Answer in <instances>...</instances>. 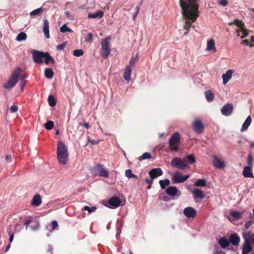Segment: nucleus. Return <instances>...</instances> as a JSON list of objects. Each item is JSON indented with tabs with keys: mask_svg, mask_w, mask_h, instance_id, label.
<instances>
[{
	"mask_svg": "<svg viewBox=\"0 0 254 254\" xmlns=\"http://www.w3.org/2000/svg\"><path fill=\"white\" fill-rule=\"evenodd\" d=\"M199 0H180V5L185 21L184 28L187 30L184 35H187L191 23L195 22L199 16Z\"/></svg>",
	"mask_w": 254,
	"mask_h": 254,
	"instance_id": "nucleus-1",
	"label": "nucleus"
},
{
	"mask_svg": "<svg viewBox=\"0 0 254 254\" xmlns=\"http://www.w3.org/2000/svg\"><path fill=\"white\" fill-rule=\"evenodd\" d=\"M34 62L36 64H43V58L45 59V63L48 64L50 62L54 63V59L48 52H43L33 50L31 51Z\"/></svg>",
	"mask_w": 254,
	"mask_h": 254,
	"instance_id": "nucleus-2",
	"label": "nucleus"
},
{
	"mask_svg": "<svg viewBox=\"0 0 254 254\" xmlns=\"http://www.w3.org/2000/svg\"><path fill=\"white\" fill-rule=\"evenodd\" d=\"M57 153L59 163L65 165L68 160V153L66 146L62 141H59L58 143Z\"/></svg>",
	"mask_w": 254,
	"mask_h": 254,
	"instance_id": "nucleus-3",
	"label": "nucleus"
},
{
	"mask_svg": "<svg viewBox=\"0 0 254 254\" xmlns=\"http://www.w3.org/2000/svg\"><path fill=\"white\" fill-rule=\"evenodd\" d=\"M235 24L238 27L236 30V33L238 37L244 39L248 35V30L245 28L244 23L239 20H235L233 22L229 23V25Z\"/></svg>",
	"mask_w": 254,
	"mask_h": 254,
	"instance_id": "nucleus-4",
	"label": "nucleus"
},
{
	"mask_svg": "<svg viewBox=\"0 0 254 254\" xmlns=\"http://www.w3.org/2000/svg\"><path fill=\"white\" fill-rule=\"evenodd\" d=\"M21 71V70L20 67L16 68L12 73L7 82L3 84V87L5 89H9L13 87L18 82Z\"/></svg>",
	"mask_w": 254,
	"mask_h": 254,
	"instance_id": "nucleus-5",
	"label": "nucleus"
},
{
	"mask_svg": "<svg viewBox=\"0 0 254 254\" xmlns=\"http://www.w3.org/2000/svg\"><path fill=\"white\" fill-rule=\"evenodd\" d=\"M110 37L107 36L101 42L102 56L104 59H107L111 53V49L110 48Z\"/></svg>",
	"mask_w": 254,
	"mask_h": 254,
	"instance_id": "nucleus-6",
	"label": "nucleus"
},
{
	"mask_svg": "<svg viewBox=\"0 0 254 254\" xmlns=\"http://www.w3.org/2000/svg\"><path fill=\"white\" fill-rule=\"evenodd\" d=\"M180 140V136L178 132H175L172 134L169 140V145L171 151H178Z\"/></svg>",
	"mask_w": 254,
	"mask_h": 254,
	"instance_id": "nucleus-7",
	"label": "nucleus"
},
{
	"mask_svg": "<svg viewBox=\"0 0 254 254\" xmlns=\"http://www.w3.org/2000/svg\"><path fill=\"white\" fill-rule=\"evenodd\" d=\"M171 165L177 169L185 170L188 168L185 159L179 157L173 158L171 160Z\"/></svg>",
	"mask_w": 254,
	"mask_h": 254,
	"instance_id": "nucleus-8",
	"label": "nucleus"
},
{
	"mask_svg": "<svg viewBox=\"0 0 254 254\" xmlns=\"http://www.w3.org/2000/svg\"><path fill=\"white\" fill-rule=\"evenodd\" d=\"M92 172L96 175L107 178L109 176L108 171L101 164H97L92 169Z\"/></svg>",
	"mask_w": 254,
	"mask_h": 254,
	"instance_id": "nucleus-9",
	"label": "nucleus"
},
{
	"mask_svg": "<svg viewBox=\"0 0 254 254\" xmlns=\"http://www.w3.org/2000/svg\"><path fill=\"white\" fill-rule=\"evenodd\" d=\"M190 176L189 175L183 176L179 172H177L172 175L171 179L174 184L181 183L185 182Z\"/></svg>",
	"mask_w": 254,
	"mask_h": 254,
	"instance_id": "nucleus-10",
	"label": "nucleus"
},
{
	"mask_svg": "<svg viewBox=\"0 0 254 254\" xmlns=\"http://www.w3.org/2000/svg\"><path fill=\"white\" fill-rule=\"evenodd\" d=\"M121 200L118 196H113L110 198L106 206L111 209H115L121 205Z\"/></svg>",
	"mask_w": 254,
	"mask_h": 254,
	"instance_id": "nucleus-11",
	"label": "nucleus"
},
{
	"mask_svg": "<svg viewBox=\"0 0 254 254\" xmlns=\"http://www.w3.org/2000/svg\"><path fill=\"white\" fill-rule=\"evenodd\" d=\"M244 238L245 239V242L243 245L242 254H248L251 252L253 250V248L251 245V241L249 239V235L247 234L244 235Z\"/></svg>",
	"mask_w": 254,
	"mask_h": 254,
	"instance_id": "nucleus-12",
	"label": "nucleus"
},
{
	"mask_svg": "<svg viewBox=\"0 0 254 254\" xmlns=\"http://www.w3.org/2000/svg\"><path fill=\"white\" fill-rule=\"evenodd\" d=\"M192 127L194 131L198 134L201 133L204 128L203 125L199 119L194 120L192 124Z\"/></svg>",
	"mask_w": 254,
	"mask_h": 254,
	"instance_id": "nucleus-13",
	"label": "nucleus"
},
{
	"mask_svg": "<svg viewBox=\"0 0 254 254\" xmlns=\"http://www.w3.org/2000/svg\"><path fill=\"white\" fill-rule=\"evenodd\" d=\"M165 191L168 195L172 197L179 196L181 194V191L175 186L169 187Z\"/></svg>",
	"mask_w": 254,
	"mask_h": 254,
	"instance_id": "nucleus-14",
	"label": "nucleus"
},
{
	"mask_svg": "<svg viewBox=\"0 0 254 254\" xmlns=\"http://www.w3.org/2000/svg\"><path fill=\"white\" fill-rule=\"evenodd\" d=\"M233 110V106L232 104L227 103L223 106L221 110V114L225 116H229Z\"/></svg>",
	"mask_w": 254,
	"mask_h": 254,
	"instance_id": "nucleus-15",
	"label": "nucleus"
},
{
	"mask_svg": "<svg viewBox=\"0 0 254 254\" xmlns=\"http://www.w3.org/2000/svg\"><path fill=\"white\" fill-rule=\"evenodd\" d=\"M205 50L212 53H215L216 49L215 45V41L212 38L208 39L207 40L206 48Z\"/></svg>",
	"mask_w": 254,
	"mask_h": 254,
	"instance_id": "nucleus-16",
	"label": "nucleus"
},
{
	"mask_svg": "<svg viewBox=\"0 0 254 254\" xmlns=\"http://www.w3.org/2000/svg\"><path fill=\"white\" fill-rule=\"evenodd\" d=\"M184 215L188 218H194L196 214V210L191 207H187L183 210Z\"/></svg>",
	"mask_w": 254,
	"mask_h": 254,
	"instance_id": "nucleus-17",
	"label": "nucleus"
},
{
	"mask_svg": "<svg viewBox=\"0 0 254 254\" xmlns=\"http://www.w3.org/2000/svg\"><path fill=\"white\" fill-rule=\"evenodd\" d=\"M212 163L216 168L218 169H223L225 166L224 161L218 159L216 156L213 157Z\"/></svg>",
	"mask_w": 254,
	"mask_h": 254,
	"instance_id": "nucleus-18",
	"label": "nucleus"
},
{
	"mask_svg": "<svg viewBox=\"0 0 254 254\" xmlns=\"http://www.w3.org/2000/svg\"><path fill=\"white\" fill-rule=\"evenodd\" d=\"M234 70L233 69H229L225 73L222 74V78L224 85H226L231 79Z\"/></svg>",
	"mask_w": 254,
	"mask_h": 254,
	"instance_id": "nucleus-19",
	"label": "nucleus"
},
{
	"mask_svg": "<svg viewBox=\"0 0 254 254\" xmlns=\"http://www.w3.org/2000/svg\"><path fill=\"white\" fill-rule=\"evenodd\" d=\"M149 174L150 177L152 179H154L158 176H161L163 174V172L160 168H154L149 171Z\"/></svg>",
	"mask_w": 254,
	"mask_h": 254,
	"instance_id": "nucleus-20",
	"label": "nucleus"
},
{
	"mask_svg": "<svg viewBox=\"0 0 254 254\" xmlns=\"http://www.w3.org/2000/svg\"><path fill=\"white\" fill-rule=\"evenodd\" d=\"M43 31L47 39L50 38L49 33V23L47 19H44L43 21Z\"/></svg>",
	"mask_w": 254,
	"mask_h": 254,
	"instance_id": "nucleus-21",
	"label": "nucleus"
},
{
	"mask_svg": "<svg viewBox=\"0 0 254 254\" xmlns=\"http://www.w3.org/2000/svg\"><path fill=\"white\" fill-rule=\"evenodd\" d=\"M103 15H104V12L101 10H99L95 13H88L87 17L89 18H93V19L99 18V19H100L103 17Z\"/></svg>",
	"mask_w": 254,
	"mask_h": 254,
	"instance_id": "nucleus-22",
	"label": "nucleus"
},
{
	"mask_svg": "<svg viewBox=\"0 0 254 254\" xmlns=\"http://www.w3.org/2000/svg\"><path fill=\"white\" fill-rule=\"evenodd\" d=\"M42 202L41 197L39 194L35 195L32 198L31 203L32 206H39Z\"/></svg>",
	"mask_w": 254,
	"mask_h": 254,
	"instance_id": "nucleus-23",
	"label": "nucleus"
},
{
	"mask_svg": "<svg viewBox=\"0 0 254 254\" xmlns=\"http://www.w3.org/2000/svg\"><path fill=\"white\" fill-rule=\"evenodd\" d=\"M229 239V242L234 246H237L240 242V238L236 234L231 235Z\"/></svg>",
	"mask_w": 254,
	"mask_h": 254,
	"instance_id": "nucleus-24",
	"label": "nucleus"
},
{
	"mask_svg": "<svg viewBox=\"0 0 254 254\" xmlns=\"http://www.w3.org/2000/svg\"><path fill=\"white\" fill-rule=\"evenodd\" d=\"M251 123L252 118L250 116H249L245 121L244 123H243L241 129V131L242 132H243L247 130L248 127L251 125Z\"/></svg>",
	"mask_w": 254,
	"mask_h": 254,
	"instance_id": "nucleus-25",
	"label": "nucleus"
},
{
	"mask_svg": "<svg viewBox=\"0 0 254 254\" xmlns=\"http://www.w3.org/2000/svg\"><path fill=\"white\" fill-rule=\"evenodd\" d=\"M131 72V67H129V66H127L124 72V78L125 80L127 81L130 80Z\"/></svg>",
	"mask_w": 254,
	"mask_h": 254,
	"instance_id": "nucleus-26",
	"label": "nucleus"
},
{
	"mask_svg": "<svg viewBox=\"0 0 254 254\" xmlns=\"http://www.w3.org/2000/svg\"><path fill=\"white\" fill-rule=\"evenodd\" d=\"M243 175L247 178L253 177V174L252 170V167L245 166L243 171Z\"/></svg>",
	"mask_w": 254,
	"mask_h": 254,
	"instance_id": "nucleus-27",
	"label": "nucleus"
},
{
	"mask_svg": "<svg viewBox=\"0 0 254 254\" xmlns=\"http://www.w3.org/2000/svg\"><path fill=\"white\" fill-rule=\"evenodd\" d=\"M218 243L220 245L221 247L223 249H225L229 245L230 242L225 237H222L219 240Z\"/></svg>",
	"mask_w": 254,
	"mask_h": 254,
	"instance_id": "nucleus-28",
	"label": "nucleus"
},
{
	"mask_svg": "<svg viewBox=\"0 0 254 254\" xmlns=\"http://www.w3.org/2000/svg\"><path fill=\"white\" fill-rule=\"evenodd\" d=\"M243 212L239 211H233L230 213V216L233 218V219L231 217H229V220H238L241 218Z\"/></svg>",
	"mask_w": 254,
	"mask_h": 254,
	"instance_id": "nucleus-29",
	"label": "nucleus"
},
{
	"mask_svg": "<svg viewBox=\"0 0 254 254\" xmlns=\"http://www.w3.org/2000/svg\"><path fill=\"white\" fill-rule=\"evenodd\" d=\"M192 194L195 198L202 199L204 197L202 191L199 189H194L192 191Z\"/></svg>",
	"mask_w": 254,
	"mask_h": 254,
	"instance_id": "nucleus-30",
	"label": "nucleus"
},
{
	"mask_svg": "<svg viewBox=\"0 0 254 254\" xmlns=\"http://www.w3.org/2000/svg\"><path fill=\"white\" fill-rule=\"evenodd\" d=\"M44 9L41 7L32 11L31 12H30L29 15H30V16L39 15L43 12H44Z\"/></svg>",
	"mask_w": 254,
	"mask_h": 254,
	"instance_id": "nucleus-31",
	"label": "nucleus"
},
{
	"mask_svg": "<svg viewBox=\"0 0 254 254\" xmlns=\"http://www.w3.org/2000/svg\"><path fill=\"white\" fill-rule=\"evenodd\" d=\"M204 94L207 101L211 102L213 100L214 96L211 91L208 90L205 92Z\"/></svg>",
	"mask_w": 254,
	"mask_h": 254,
	"instance_id": "nucleus-32",
	"label": "nucleus"
},
{
	"mask_svg": "<svg viewBox=\"0 0 254 254\" xmlns=\"http://www.w3.org/2000/svg\"><path fill=\"white\" fill-rule=\"evenodd\" d=\"M45 76L48 79H51L54 76V72L51 68H46L45 70Z\"/></svg>",
	"mask_w": 254,
	"mask_h": 254,
	"instance_id": "nucleus-33",
	"label": "nucleus"
},
{
	"mask_svg": "<svg viewBox=\"0 0 254 254\" xmlns=\"http://www.w3.org/2000/svg\"><path fill=\"white\" fill-rule=\"evenodd\" d=\"M206 185V182L205 179H198L194 184V186L196 187H205Z\"/></svg>",
	"mask_w": 254,
	"mask_h": 254,
	"instance_id": "nucleus-34",
	"label": "nucleus"
},
{
	"mask_svg": "<svg viewBox=\"0 0 254 254\" xmlns=\"http://www.w3.org/2000/svg\"><path fill=\"white\" fill-rule=\"evenodd\" d=\"M170 184V182L168 179H165L164 180H160L159 185L161 189H165L167 186H168Z\"/></svg>",
	"mask_w": 254,
	"mask_h": 254,
	"instance_id": "nucleus-35",
	"label": "nucleus"
},
{
	"mask_svg": "<svg viewBox=\"0 0 254 254\" xmlns=\"http://www.w3.org/2000/svg\"><path fill=\"white\" fill-rule=\"evenodd\" d=\"M27 38V35L24 32H20V33H19L17 37H16V40L17 41H24Z\"/></svg>",
	"mask_w": 254,
	"mask_h": 254,
	"instance_id": "nucleus-36",
	"label": "nucleus"
},
{
	"mask_svg": "<svg viewBox=\"0 0 254 254\" xmlns=\"http://www.w3.org/2000/svg\"><path fill=\"white\" fill-rule=\"evenodd\" d=\"M96 207L95 206L89 207L88 206H85L82 208L83 211H87L89 213L94 212L96 210Z\"/></svg>",
	"mask_w": 254,
	"mask_h": 254,
	"instance_id": "nucleus-37",
	"label": "nucleus"
},
{
	"mask_svg": "<svg viewBox=\"0 0 254 254\" xmlns=\"http://www.w3.org/2000/svg\"><path fill=\"white\" fill-rule=\"evenodd\" d=\"M48 102L50 106L53 107L56 104V101L53 95H51L48 97Z\"/></svg>",
	"mask_w": 254,
	"mask_h": 254,
	"instance_id": "nucleus-38",
	"label": "nucleus"
},
{
	"mask_svg": "<svg viewBox=\"0 0 254 254\" xmlns=\"http://www.w3.org/2000/svg\"><path fill=\"white\" fill-rule=\"evenodd\" d=\"M185 159V160H186L187 162L190 163H194L195 162L194 156L192 154L187 155Z\"/></svg>",
	"mask_w": 254,
	"mask_h": 254,
	"instance_id": "nucleus-39",
	"label": "nucleus"
},
{
	"mask_svg": "<svg viewBox=\"0 0 254 254\" xmlns=\"http://www.w3.org/2000/svg\"><path fill=\"white\" fill-rule=\"evenodd\" d=\"M138 55L137 54L134 57L131 58L130 59L129 64L127 66H129V67L132 66L138 61Z\"/></svg>",
	"mask_w": 254,
	"mask_h": 254,
	"instance_id": "nucleus-40",
	"label": "nucleus"
},
{
	"mask_svg": "<svg viewBox=\"0 0 254 254\" xmlns=\"http://www.w3.org/2000/svg\"><path fill=\"white\" fill-rule=\"evenodd\" d=\"M44 127L47 130H51L53 129L54 126V124L53 121H49L44 125Z\"/></svg>",
	"mask_w": 254,
	"mask_h": 254,
	"instance_id": "nucleus-41",
	"label": "nucleus"
},
{
	"mask_svg": "<svg viewBox=\"0 0 254 254\" xmlns=\"http://www.w3.org/2000/svg\"><path fill=\"white\" fill-rule=\"evenodd\" d=\"M39 227V223L38 221L34 219L32 224H31L30 228L33 230H37Z\"/></svg>",
	"mask_w": 254,
	"mask_h": 254,
	"instance_id": "nucleus-42",
	"label": "nucleus"
},
{
	"mask_svg": "<svg viewBox=\"0 0 254 254\" xmlns=\"http://www.w3.org/2000/svg\"><path fill=\"white\" fill-rule=\"evenodd\" d=\"M60 31L62 33H65L66 32L71 33L73 32L71 29L67 27L66 24H64L60 27Z\"/></svg>",
	"mask_w": 254,
	"mask_h": 254,
	"instance_id": "nucleus-43",
	"label": "nucleus"
},
{
	"mask_svg": "<svg viewBox=\"0 0 254 254\" xmlns=\"http://www.w3.org/2000/svg\"><path fill=\"white\" fill-rule=\"evenodd\" d=\"M83 54V51L81 49L75 50L73 51V55L75 57H80Z\"/></svg>",
	"mask_w": 254,
	"mask_h": 254,
	"instance_id": "nucleus-44",
	"label": "nucleus"
},
{
	"mask_svg": "<svg viewBox=\"0 0 254 254\" xmlns=\"http://www.w3.org/2000/svg\"><path fill=\"white\" fill-rule=\"evenodd\" d=\"M253 157L252 155L250 154H249V155L248 156V160H247V163H248V167H252L253 165Z\"/></svg>",
	"mask_w": 254,
	"mask_h": 254,
	"instance_id": "nucleus-45",
	"label": "nucleus"
},
{
	"mask_svg": "<svg viewBox=\"0 0 254 254\" xmlns=\"http://www.w3.org/2000/svg\"><path fill=\"white\" fill-rule=\"evenodd\" d=\"M151 158V155L150 153H148V152H145L141 155V159H139V160H145V159H150Z\"/></svg>",
	"mask_w": 254,
	"mask_h": 254,
	"instance_id": "nucleus-46",
	"label": "nucleus"
},
{
	"mask_svg": "<svg viewBox=\"0 0 254 254\" xmlns=\"http://www.w3.org/2000/svg\"><path fill=\"white\" fill-rule=\"evenodd\" d=\"M34 219L32 217H29L24 222V224L26 226V229L28 228V226L31 224H32Z\"/></svg>",
	"mask_w": 254,
	"mask_h": 254,
	"instance_id": "nucleus-47",
	"label": "nucleus"
},
{
	"mask_svg": "<svg viewBox=\"0 0 254 254\" xmlns=\"http://www.w3.org/2000/svg\"><path fill=\"white\" fill-rule=\"evenodd\" d=\"M254 224V220L249 219L247 222H246L245 224V227L246 229H248L250 226Z\"/></svg>",
	"mask_w": 254,
	"mask_h": 254,
	"instance_id": "nucleus-48",
	"label": "nucleus"
},
{
	"mask_svg": "<svg viewBox=\"0 0 254 254\" xmlns=\"http://www.w3.org/2000/svg\"><path fill=\"white\" fill-rule=\"evenodd\" d=\"M66 45V42H64V43H62V44L58 45L57 46V49L59 51H62L65 47Z\"/></svg>",
	"mask_w": 254,
	"mask_h": 254,
	"instance_id": "nucleus-49",
	"label": "nucleus"
},
{
	"mask_svg": "<svg viewBox=\"0 0 254 254\" xmlns=\"http://www.w3.org/2000/svg\"><path fill=\"white\" fill-rule=\"evenodd\" d=\"M93 35L91 33H89L87 34L86 37L85 38V40L87 42H91L92 41Z\"/></svg>",
	"mask_w": 254,
	"mask_h": 254,
	"instance_id": "nucleus-50",
	"label": "nucleus"
},
{
	"mask_svg": "<svg viewBox=\"0 0 254 254\" xmlns=\"http://www.w3.org/2000/svg\"><path fill=\"white\" fill-rule=\"evenodd\" d=\"M216 250L213 254H225V253L222 251L218 247L215 246Z\"/></svg>",
	"mask_w": 254,
	"mask_h": 254,
	"instance_id": "nucleus-51",
	"label": "nucleus"
},
{
	"mask_svg": "<svg viewBox=\"0 0 254 254\" xmlns=\"http://www.w3.org/2000/svg\"><path fill=\"white\" fill-rule=\"evenodd\" d=\"M132 173L130 169H127L125 172V175L126 177L128 178H132Z\"/></svg>",
	"mask_w": 254,
	"mask_h": 254,
	"instance_id": "nucleus-52",
	"label": "nucleus"
},
{
	"mask_svg": "<svg viewBox=\"0 0 254 254\" xmlns=\"http://www.w3.org/2000/svg\"><path fill=\"white\" fill-rule=\"evenodd\" d=\"M11 113H15L18 110V107L16 105H12L9 109Z\"/></svg>",
	"mask_w": 254,
	"mask_h": 254,
	"instance_id": "nucleus-53",
	"label": "nucleus"
},
{
	"mask_svg": "<svg viewBox=\"0 0 254 254\" xmlns=\"http://www.w3.org/2000/svg\"><path fill=\"white\" fill-rule=\"evenodd\" d=\"M58 226V222L56 220H54L52 221V229H56Z\"/></svg>",
	"mask_w": 254,
	"mask_h": 254,
	"instance_id": "nucleus-54",
	"label": "nucleus"
},
{
	"mask_svg": "<svg viewBox=\"0 0 254 254\" xmlns=\"http://www.w3.org/2000/svg\"><path fill=\"white\" fill-rule=\"evenodd\" d=\"M249 43H250L249 46L250 47H254V36H251V40H250V42H249Z\"/></svg>",
	"mask_w": 254,
	"mask_h": 254,
	"instance_id": "nucleus-55",
	"label": "nucleus"
},
{
	"mask_svg": "<svg viewBox=\"0 0 254 254\" xmlns=\"http://www.w3.org/2000/svg\"><path fill=\"white\" fill-rule=\"evenodd\" d=\"M219 3L221 5L225 6L228 4V1L227 0H220L219 1Z\"/></svg>",
	"mask_w": 254,
	"mask_h": 254,
	"instance_id": "nucleus-56",
	"label": "nucleus"
},
{
	"mask_svg": "<svg viewBox=\"0 0 254 254\" xmlns=\"http://www.w3.org/2000/svg\"><path fill=\"white\" fill-rule=\"evenodd\" d=\"M248 235H249V239L250 240L251 242H252L254 245V234L248 233Z\"/></svg>",
	"mask_w": 254,
	"mask_h": 254,
	"instance_id": "nucleus-57",
	"label": "nucleus"
},
{
	"mask_svg": "<svg viewBox=\"0 0 254 254\" xmlns=\"http://www.w3.org/2000/svg\"><path fill=\"white\" fill-rule=\"evenodd\" d=\"M88 142L91 144H97L99 142V140L89 139Z\"/></svg>",
	"mask_w": 254,
	"mask_h": 254,
	"instance_id": "nucleus-58",
	"label": "nucleus"
},
{
	"mask_svg": "<svg viewBox=\"0 0 254 254\" xmlns=\"http://www.w3.org/2000/svg\"><path fill=\"white\" fill-rule=\"evenodd\" d=\"M21 90H23L25 84V81L24 79L21 80Z\"/></svg>",
	"mask_w": 254,
	"mask_h": 254,
	"instance_id": "nucleus-59",
	"label": "nucleus"
},
{
	"mask_svg": "<svg viewBox=\"0 0 254 254\" xmlns=\"http://www.w3.org/2000/svg\"><path fill=\"white\" fill-rule=\"evenodd\" d=\"M135 10H136V12L135 14H134L133 15V19L134 20L135 19V17L136 16V15H137L138 12H139V7H136L135 8Z\"/></svg>",
	"mask_w": 254,
	"mask_h": 254,
	"instance_id": "nucleus-60",
	"label": "nucleus"
},
{
	"mask_svg": "<svg viewBox=\"0 0 254 254\" xmlns=\"http://www.w3.org/2000/svg\"><path fill=\"white\" fill-rule=\"evenodd\" d=\"M241 44H244L246 46H249V45H250L249 41L248 40H244L241 42Z\"/></svg>",
	"mask_w": 254,
	"mask_h": 254,
	"instance_id": "nucleus-61",
	"label": "nucleus"
},
{
	"mask_svg": "<svg viewBox=\"0 0 254 254\" xmlns=\"http://www.w3.org/2000/svg\"><path fill=\"white\" fill-rule=\"evenodd\" d=\"M5 160L7 162H10L12 160V157L10 155H7L5 157Z\"/></svg>",
	"mask_w": 254,
	"mask_h": 254,
	"instance_id": "nucleus-62",
	"label": "nucleus"
},
{
	"mask_svg": "<svg viewBox=\"0 0 254 254\" xmlns=\"http://www.w3.org/2000/svg\"><path fill=\"white\" fill-rule=\"evenodd\" d=\"M14 238V235L13 234H11L10 235L9 239V241L11 243L12 242Z\"/></svg>",
	"mask_w": 254,
	"mask_h": 254,
	"instance_id": "nucleus-63",
	"label": "nucleus"
},
{
	"mask_svg": "<svg viewBox=\"0 0 254 254\" xmlns=\"http://www.w3.org/2000/svg\"><path fill=\"white\" fill-rule=\"evenodd\" d=\"M64 14H65V15L67 17H69H69H70V16H71V15H70V12H69V11H65Z\"/></svg>",
	"mask_w": 254,
	"mask_h": 254,
	"instance_id": "nucleus-64",
	"label": "nucleus"
}]
</instances>
